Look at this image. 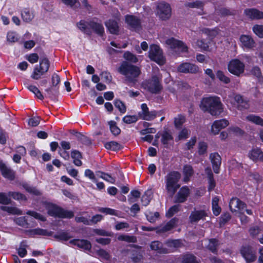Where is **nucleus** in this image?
Returning a JSON list of instances; mask_svg holds the SVG:
<instances>
[{"mask_svg":"<svg viewBox=\"0 0 263 263\" xmlns=\"http://www.w3.org/2000/svg\"><path fill=\"white\" fill-rule=\"evenodd\" d=\"M152 198V192L146 191L141 198V202L143 205H147Z\"/></svg>","mask_w":263,"mask_h":263,"instance_id":"42","label":"nucleus"},{"mask_svg":"<svg viewBox=\"0 0 263 263\" xmlns=\"http://www.w3.org/2000/svg\"><path fill=\"white\" fill-rule=\"evenodd\" d=\"M54 237L59 240L66 241L68 240L71 237L68 233L65 232H62L57 234Z\"/></svg>","mask_w":263,"mask_h":263,"instance_id":"60","label":"nucleus"},{"mask_svg":"<svg viewBox=\"0 0 263 263\" xmlns=\"http://www.w3.org/2000/svg\"><path fill=\"white\" fill-rule=\"evenodd\" d=\"M209 43L203 40H198L196 42V45L201 50H208L209 47Z\"/></svg>","mask_w":263,"mask_h":263,"instance_id":"53","label":"nucleus"},{"mask_svg":"<svg viewBox=\"0 0 263 263\" xmlns=\"http://www.w3.org/2000/svg\"><path fill=\"white\" fill-rule=\"evenodd\" d=\"M50 63L48 59L43 58L41 59L40 64L36 65L33 69L31 77L34 80H39L49 70Z\"/></svg>","mask_w":263,"mask_h":263,"instance_id":"4","label":"nucleus"},{"mask_svg":"<svg viewBox=\"0 0 263 263\" xmlns=\"http://www.w3.org/2000/svg\"><path fill=\"white\" fill-rule=\"evenodd\" d=\"M180 206L179 205H175L169 209L166 213V216L167 217L173 216L175 213L178 212L180 210Z\"/></svg>","mask_w":263,"mask_h":263,"instance_id":"54","label":"nucleus"},{"mask_svg":"<svg viewBox=\"0 0 263 263\" xmlns=\"http://www.w3.org/2000/svg\"><path fill=\"white\" fill-rule=\"evenodd\" d=\"M246 119L251 123L258 125L263 126V119L259 116L254 115H250L246 117Z\"/></svg>","mask_w":263,"mask_h":263,"instance_id":"34","label":"nucleus"},{"mask_svg":"<svg viewBox=\"0 0 263 263\" xmlns=\"http://www.w3.org/2000/svg\"><path fill=\"white\" fill-rule=\"evenodd\" d=\"M14 221L16 224L22 227H27L28 224L25 217L15 218Z\"/></svg>","mask_w":263,"mask_h":263,"instance_id":"59","label":"nucleus"},{"mask_svg":"<svg viewBox=\"0 0 263 263\" xmlns=\"http://www.w3.org/2000/svg\"><path fill=\"white\" fill-rule=\"evenodd\" d=\"M0 171L3 177L10 180H14L15 178L14 171L2 161H0Z\"/></svg>","mask_w":263,"mask_h":263,"instance_id":"17","label":"nucleus"},{"mask_svg":"<svg viewBox=\"0 0 263 263\" xmlns=\"http://www.w3.org/2000/svg\"><path fill=\"white\" fill-rule=\"evenodd\" d=\"M27 88L34 95L35 97L40 100L44 99L43 95L37 87L33 85H28L27 86Z\"/></svg>","mask_w":263,"mask_h":263,"instance_id":"36","label":"nucleus"},{"mask_svg":"<svg viewBox=\"0 0 263 263\" xmlns=\"http://www.w3.org/2000/svg\"><path fill=\"white\" fill-rule=\"evenodd\" d=\"M172 139V136L168 132H165L162 135L161 142L163 144L167 145Z\"/></svg>","mask_w":263,"mask_h":263,"instance_id":"63","label":"nucleus"},{"mask_svg":"<svg viewBox=\"0 0 263 263\" xmlns=\"http://www.w3.org/2000/svg\"><path fill=\"white\" fill-rule=\"evenodd\" d=\"M206 241L208 242V244L205 245L206 248L215 253L219 245L218 241L216 239H210Z\"/></svg>","mask_w":263,"mask_h":263,"instance_id":"32","label":"nucleus"},{"mask_svg":"<svg viewBox=\"0 0 263 263\" xmlns=\"http://www.w3.org/2000/svg\"><path fill=\"white\" fill-rule=\"evenodd\" d=\"M118 239L129 242H135L136 241V238L135 237L127 235H121L118 236Z\"/></svg>","mask_w":263,"mask_h":263,"instance_id":"52","label":"nucleus"},{"mask_svg":"<svg viewBox=\"0 0 263 263\" xmlns=\"http://www.w3.org/2000/svg\"><path fill=\"white\" fill-rule=\"evenodd\" d=\"M104 146L106 149L112 151H118L121 147V145L116 141L106 142L104 144Z\"/></svg>","mask_w":263,"mask_h":263,"instance_id":"40","label":"nucleus"},{"mask_svg":"<svg viewBox=\"0 0 263 263\" xmlns=\"http://www.w3.org/2000/svg\"><path fill=\"white\" fill-rule=\"evenodd\" d=\"M8 195L13 199L19 201H26L27 200L26 197L24 194L18 192H9Z\"/></svg>","mask_w":263,"mask_h":263,"instance_id":"37","label":"nucleus"},{"mask_svg":"<svg viewBox=\"0 0 263 263\" xmlns=\"http://www.w3.org/2000/svg\"><path fill=\"white\" fill-rule=\"evenodd\" d=\"M178 219L173 218L169 221L164 226H161L158 228L157 232L159 233H164L171 230L177 224Z\"/></svg>","mask_w":263,"mask_h":263,"instance_id":"27","label":"nucleus"},{"mask_svg":"<svg viewBox=\"0 0 263 263\" xmlns=\"http://www.w3.org/2000/svg\"><path fill=\"white\" fill-rule=\"evenodd\" d=\"M248 157L253 161L263 162V152L258 148L252 149L248 153Z\"/></svg>","mask_w":263,"mask_h":263,"instance_id":"22","label":"nucleus"},{"mask_svg":"<svg viewBox=\"0 0 263 263\" xmlns=\"http://www.w3.org/2000/svg\"><path fill=\"white\" fill-rule=\"evenodd\" d=\"M251 73L252 75L256 77L259 82L263 83V77L261 74L260 69L258 67H253L251 70Z\"/></svg>","mask_w":263,"mask_h":263,"instance_id":"39","label":"nucleus"},{"mask_svg":"<svg viewBox=\"0 0 263 263\" xmlns=\"http://www.w3.org/2000/svg\"><path fill=\"white\" fill-rule=\"evenodd\" d=\"M126 23L132 30L139 31L141 28L140 19L132 15H127L125 16Z\"/></svg>","mask_w":263,"mask_h":263,"instance_id":"14","label":"nucleus"},{"mask_svg":"<svg viewBox=\"0 0 263 263\" xmlns=\"http://www.w3.org/2000/svg\"><path fill=\"white\" fill-rule=\"evenodd\" d=\"M245 64L238 59L231 60L228 64V70L231 73L239 76L245 71Z\"/></svg>","mask_w":263,"mask_h":263,"instance_id":"8","label":"nucleus"},{"mask_svg":"<svg viewBox=\"0 0 263 263\" xmlns=\"http://www.w3.org/2000/svg\"><path fill=\"white\" fill-rule=\"evenodd\" d=\"M99 211L107 215H118V212L116 210L108 208H101Z\"/></svg>","mask_w":263,"mask_h":263,"instance_id":"57","label":"nucleus"},{"mask_svg":"<svg viewBox=\"0 0 263 263\" xmlns=\"http://www.w3.org/2000/svg\"><path fill=\"white\" fill-rule=\"evenodd\" d=\"M146 87L152 93L158 92L161 89L160 78L156 76L152 77V79L147 82Z\"/></svg>","mask_w":263,"mask_h":263,"instance_id":"13","label":"nucleus"},{"mask_svg":"<svg viewBox=\"0 0 263 263\" xmlns=\"http://www.w3.org/2000/svg\"><path fill=\"white\" fill-rule=\"evenodd\" d=\"M246 15L253 20L263 18V12L256 9H248L245 11Z\"/></svg>","mask_w":263,"mask_h":263,"instance_id":"26","label":"nucleus"},{"mask_svg":"<svg viewBox=\"0 0 263 263\" xmlns=\"http://www.w3.org/2000/svg\"><path fill=\"white\" fill-rule=\"evenodd\" d=\"M0 209L7 212L9 214L18 215L23 214L22 211L15 206L2 205L0 206Z\"/></svg>","mask_w":263,"mask_h":263,"instance_id":"31","label":"nucleus"},{"mask_svg":"<svg viewBox=\"0 0 263 263\" xmlns=\"http://www.w3.org/2000/svg\"><path fill=\"white\" fill-rule=\"evenodd\" d=\"M240 253L247 262H252L256 259V251L250 246L243 247L240 250Z\"/></svg>","mask_w":263,"mask_h":263,"instance_id":"12","label":"nucleus"},{"mask_svg":"<svg viewBox=\"0 0 263 263\" xmlns=\"http://www.w3.org/2000/svg\"><path fill=\"white\" fill-rule=\"evenodd\" d=\"M48 97L54 99L59 94V87L52 85L50 87L45 90Z\"/></svg>","mask_w":263,"mask_h":263,"instance_id":"33","label":"nucleus"},{"mask_svg":"<svg viewBox=\"0 0 263 263\" xmlns=\"http://www.w3.org/2000/svg\"><path fill=\"white\" fill-rule=\"evenodd\" d=\"M148 57L151 60L156 62L159 65H163L165 63L162 51L157 45L152 44L150 45Z\"/></svg>","mask_w":263,"mask_h":263,"instance_id":"5","label":"nucleus"},{"mask_svg":"<svg viewBox=\"0 0 263 263\" xmlns=\"http://www.w3.org/2000/svg\"><path fill=\"white\" fill-rule=\"evenodd\" d=\"M7 41L10 43H14L17 42L19 40L17 34L13 31L8 32L7 35Z\"/></svg>","mask_w":263,"mask_h":263,"instance_id":"45","label":"nucleus"},{"mask_svg":"<svg viewBox=\"0 0 263 263\" xmlns=\"http://www.w3.org/2000/svg\"><path fill=\"white\" fill-rule=\"evenodd\" d=\"M185 122V117L182 115H179L175 118L174 123L176 127H180Z\"/></svg>","mask_w":263,"mask_h":263,"instance_id":"64","label":"nucleus"},{"mask_svg":"<svg viewBox=\"0 0 263 263\" xmlns=\"http://www.w3.org/2000/svg\"><path fill=\"white\" fill-rule=\"evenodd\" d=\"M254 33L259 37H263V25H255L253 27Z\"/></svg>","mask_w":263,"mask_h":263,"instance_id":"49","label":"nucleus"},{"mask_svg":"<svg viewBox=\"0 0 263 263\" xmlns=\"http://www.w3.org/2000/svg\"><path fill=\"white\" fill-rule=\"evenodd\" d=\"M180 177L181 174L176 171L170 172L165 176V189L171 197L180 187L178 181Z\"/></svg>","mask_w":263,"mask_h":263,"instance_id":"3","label":"nucleus"},{"mask_svg":"<svg viewBox=\"0 0 263 263\" xmlns=\"http://www.w3.org/2000/svg\"><path fill=\"white\" fill-rule=\"evenodd\" d=\"M229 124V121L226 119L216 120L212 125L211 133L214 135H217L220 130L226 128Z\"/></svg>","mask_w":263,"mask_h":263,"instance_id":"15","label":"nucleus"},{"mask_svg":"<svg viewBox=\"0 0 263 263\" xmlns=\"http://www.w3.org/2000/svg\"><path fill=\"white\" fill-rule=\"evenodd\" d=\"M138 119V116H126L123 118V121L126 124H132L135 123Z\"/></svg>","mask_w":263,"mask_h":263,"instance_id":"58","label":"nucleus"},{"mask_svg":"<svg viewBox=\"0 0 263 263\" xmlns=\"http://www.w3.org/2000/svg\"><path fill=\"white\" fill-rule=\"evenodd\" d=\"M150 248L152 250L159 254H167L169 251L166 248L163 247L162 242L159 241H154L151 242Z\"/></svg>","mask_w":263,"mask_h":263,"instance_id":"25","label":"nucleus"},{"mask_svg":"<svg viewBox=\"0 0 263 263\" xmlns=\"http://www.w3.org/2000/svg\"><path fill=\"white\" fill-rule=\"evenodd\" d=\"M30 233L32 235H39L43 236H50L51 232H48L46 230L37 228L30 231Z\"/></svg>","mask_w":263,"mask_h":263,"instance_id":"43","label":"nucleus"},{"mask_svg":"<svg viewBox=\"0 0 263 263\" xmlns=\"http://www.w3.org/2000/svg\"><path fill=\"white\" fill-rule=\"evenodd\" d=\"M234 102H231L239 110L247 109L249 107V104L247 101L243 100L242 97L239 95H234L233 96Z\"/></svg>","mask_w":263,"mask_h":263,"instance_id":"23","label":"nucleus"},{"mask_svg":"<svg viewBox=\"0 0 263 263\" xmlns=\"http://www.w3.org/2000/svg\"><path fill=\"white\" fill-rule=\"evenodd\" d=\"M210 159L212 164L214 172L216 174L219 173V168L221 163V159L217 153H212L210 155Z\"/></svg>","mask_w":263,"mask_h":263,"instance_id":"19","label":"nucleus"},{"mask_svg":"<svg viewBox=\"0 0 263 263\" xmlns=\"http://www.w3.org/2000/svg\"><path fill=\"white\" fill-rule=\"evenodd\" d=\"M240 41L242 47L246 49H251L255 46V42L250 35H241L240 37Z\"/></svg>","mask_w":263,"mask_h":263,"instance_id":"20","label":"nucleus"},{"mask_svg":"<svg viewBox=\"0 0 263 263\" xmlns=\"http://www.w3.org/2000/svg\"><path fill=\"white\" fill-rule=\"evenodd\" d=\"M118 71L125 76L126 80L129 82H135L136 78L140 74L139 67L129 64L126 62H123L118 68Z\"/></svg>","mask_w":263,"mask_h":263,"instance_id":"2","label":"nucleus"},{"mask_svg":"<svg viewBox=\"0 0 263 263\" xmlns=\"http://www.w3.org/2000/svg\"><path fill=\"white\" fill-rule=\"evenodd\" d=\"M200 107L214 116H218L223 111V105L220 98L216 96L203 98L201 101Z\"/></svg>","mask_w":263,"mask_h":263,"instance_id":"1","label":"nucleus"},{"mask_svg":"<svg viewBox=\"0 0 263 263\" xmlns=\"http://www.w3.org/2000/svg\"><path fill=\"white\" fill-rule=\"evenodd\" d=\"M166 245L170 248H177L181 246L182 243L180 240H168Z\"/></svg>","mask_w":263,"mask_h":263,"instance_id":"48","label":"nucleus"},{"mask_svg":"<svg viewBox=\"0 0 263 263\" xmlns=\"http://www.w3.org/2000/svg\"><path fill=\"white\" fill-rule=\"evenodd\" d=\"M24 189L28 192L30 194L35 195H40V192L35 187L31 186L28 184H24L23 185Z\"/></svg>","mask_w":263,"mask_h":263,"instance_id":"44","label":"nucleus"},{"mask_svg":"<svg viewBox=\"0 0 263 263\" xmlns=\"http://www.w3.org/2000/svg\"><path fill=\"white\" fill-rule=\"evenodd\" d=\"M123 57L125 60L132 63H136L138 62V58L137 57L129 51L125 52L124 54Z\"/></svg>","mask_w":263,"mask_h":263,"instance_id":"47","label":"nucleus"},{"mask_svg":"<svg viewBox=\"0 0 263 263\" xmlns=\"http://www.w3.org/2000/svg\"><path fill=\"white\" fill-rule=\"evenodd\" d=\"M165 43L171 48L175 51L182 52L187 51V47L182 42L173 37L166 40Z\"/></svg>","mask_w":263,"mask_h":263,"instance_id":"11","label":"nucleus"},{"mask_svg":"<svg viewBox=\"0 0 263 263\" xmlns=\"http://www.w3.org/2000/svg\"><path fill=\"white\" fill-rule=\"evenodd\" d=\"M47 209L48 214L52 216L64 218H70L73 216L72 211L64 210L52 204H48Z\"/></svg>","mask_w":263,"mask_h":263,"instance_id":"6","label":"nucleus"},{"mask_svg":"<svg viewBox=\"0 0 263 263\" xmlns=\"http://www.w3.org/2000/svg\"><path fill=\"white\" fill-rule=\"evenodd\" d=\"M72 245L76 246L78 248L84 250L90 251L91 249L90 242L85 239H72L69 241Z\"/></svg>","mask_w":263,"mask_h":263,"instance_id":"18","label":"nucleus"},{"mask_svg":"<svg viewBox=\"0 0 263 263\" xmlns=\"http://www.w3.org/2000/svg\"><path fill=\"white\" fill-rule=\"evenodd\" d=\"M177 71L184 73H197L199 72V68L195 64L184 62L180 64L177 67Z\"/></svg>","mask_w":263,"mask_h":263,"instance_id":"10","label":"nucleus"},{"mask_svg":"<svg viewBox=\"0 0 263 263\" xmlns=\"http://www.w3.org/2000/svg\"><path fill=\"white\" fill-rule=\"evenodd\" d=\"M199 260L192 254H186L183 256L182 260V263H199Z\"/></svg>","mask_w":263,"mask_h":263,"instance_id":"38","label":"nucleus"},{"mask_svg":"<svg viewBox=\"0 0 263 263\" xmlns=\"http://www.w3.org/2000/svg\"><path fill=\"white\" fill-rule=\"evenodd\" d=\"M190 194L189 188L186 186H182L175 197V202L183 203L185 202Z\"/></svg>","mask_w":263,"mask_h":263,"instance_id":"16","label":"nucleus"},{"mask_svg":"<svg viewBox=\"0 0 263 263\" xmlns=\"http://www.w3.org/2000/svg\"><path fill=\"white\" fill-rule=\"evenodd\" d=\"M27 59L30 63L32 64L35 63L39 60V56L37 53H31L26 56Z\"/></svg>","mask_w":263,"mask_h":263,"instance_id":"62","label":"nucleus"},{"mask_svg":"<svg viewBox=\"0 0 263 263\" xmlns=\"http://www.w3.org/2000/svg\"><path fill=\"white\" fill-rule=\"evenodd\" d=\"M105 25L109 31L112 34H117L119 31L118 23L114 20H108L105 23Z\"/></svg>","mask_w":263,"mask_h":263,"instance_id":"28","label":"nucleus"},{"mask_svg":"<svg viewBox=\"0 0 263 263\" xmlns=\"http://www.w3.org/2000/svg\"><path fill=\"white\" fill-rule=\"evenodd\" d=\"M62 2L66 5L75 9L78 8L79 6V3L77 0H62Z\"/></svg>","mask_w":263,"mask_h":263,"instance_id":"51","label":"nucleus"},{"mask_svg":"<svg viewBox=\"0 0 263 263\" xmlns=\"http://www.w3.org/2000/svg\"><path fill=\"white\" fill-rule=\"evenodd\" d=\"M91 22L81 21L77 24V26L82 31L89 34L91 33Z\"/></svg>","mask_w":263,"mask_h":263,"instance_id":"29","label":"nucleus"},{"mask_svg":"<svg viewBox=\"0 0 263 263\" xmlns=\"http://www.w3.org/2000/svg\"><path fill=\"white\" fill-rule=\"evenodd\" d=\"M147 219L150 222H154L157 218H158L159 216V214L158 212H155L153 213L152 212H149L146 215Z\"/></svg>","mask_w":263,"mask_h":263,"instance_id":"61","label":"nucleus"},{"mask_svg":"<svg viewBox=\"0 0 263 263\" xmlns=\"http://www.w3.org/2000/svg\"><path fill=\"white\" fill-rule=\"evenodd\" d=\"M217 78L225 84H228L230 82V79L226 76L223 72L221 70H218L216 72Z\"/></svg>","mask_w":263,"mask_h":263,"instance_id":"50","label":"nucleus"},{"mask_svg":"<svg viewBox=\"0 0 263 263\" xmlns=\"http://www.w3.org/2000/svg\"><path fill=\"white\" fill-rule=\"evenodd\" d=\"M156 15L162 21L170 19L172 15L170 5L164 2L158 3L156 7Z\"/></svg>","mask_w":263,"mask_h":263,"instance_id":"7","label":"nucleus"},{"mask_svg":"<svg viewBox=\"0 0 263 263\" xmlns=\"http://www.w3.org/2000/svg\"><path fill=\"white\" fill-rule=\"evenodd\" d=\"M34 16L33 11L30 9H25L22 13V17L26 22H30L33 18Z\"/></svg>","mask_w":263,"mask_h":263,"instance_id":"35","label":"nucleus"},{"mask_svg":"<svg viewBox=\"0 0 263 263\" xmlns=\"http://www.w3.org/2000/svg\"><path fill=\"white\" fill-rule=\"evenodd\" d=\"M141 110L138 113V117L141 119L151 121L157 116V111L154 110L149 111L147 104L145 103L141 105Z\"/></svg>","mask_w":263,"mask_h":263,"instance_id":"9","label":"nucleus"},{"mask_svg":"<svg viewBox=\"0 0 263 263\" xmlns=\"http://www.w3.org/2000/svg\"><path fill=\"white\" fill-rule=\"evenodd\" d=\"M26 214L42 221H45L46 220L44 216L35 211H28L27 212Z\"/></svg>","mask_w":263,"mask_h":263,"instance_id":"46","label":"nucleus"},{"mask_svg":"<svg viewBox=\"0 0 263 263\" xmlns=\"http://www.w3.org/2000/svg\"><path fill=\"white\" fill-rule=\"evenodd\" d=\"M229 207L232 212H237L242 210L245 207V204L238 198L233 197L230 201Z\"/></svg>","mask_w":263,"mask_h":263,"instance_id":"21","label":"nucleus"},{"mask_svg":"<svg viewBox=\"0 0 263 263\" xmlns=\"http://www.w3.org/2000/svg\"><path fill=\"white\" fill-rule=\"evenodd\" d=\"M228 131L230 134H233L235 135H242L243 132L238 127L231 126L228 129Z\"/></svg>","mask_w":263,"mask_h":263,"instance_id":"56","label":"nucleus"},{"mask_svg":"<svg viewBox=\"0 0 263 263\" xmlns=\"http://www.w3.org/2000/svg\"><path fill=\"white\" fill-rule=\"evenodd\" d=\"M206 216H207V213L205 211H194L191 213L189 218L190 221L193 223L204 219Z\"/></svg>","mask_w":263,"mask_h":263,"instance_id":"24","label":"nucleus"},{"mask_svg":"<svg viewBox=\"0 0 263 263\" xmlns=\"http://www.w3.org/2000/svg\"><path fill=\"white\" fill-rule=\"evenodd\" d=\"M194 174V170L192 166L185 165L183 168V174L184 176L183 181L187 182Z\"/></svg>","mask_w":263,"mask_h":263,"instance_id":"30","label":"nucleus"},{"mask_svg":"<svg viewBox=\"0 0 263 263\" xmlns=\"http://www.w3.org/2000/svg\"><path fill=\"white\" fill-rule=\"evenodd\" d=\"M92 30H93L99 35H102L104 32V28L101 24L92 22L91 25V31Z\"/></svg>","mask_w":263,"mask_h":263,"instance_id":"41","label":"nucleus"},{"mask_svg":"<svg viewBox=\"0 0 263 263\" xmlns=\"http://www.w3.org/2000/svg\"><path fill=\"white\" fill-rule=\"evenodd\" d=\"M5 193H0V203L3 204H9L11 203V200Z\"/></svg>","mask_w":263,"mask_h":263,"instance_id":"55","label":"nucleus"}]
</instances>
